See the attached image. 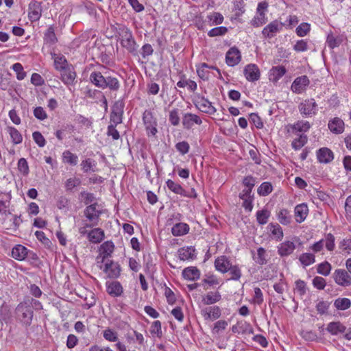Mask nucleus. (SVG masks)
<instances>
[{
  "label": "nucleus",
  "instance_id": "obj_1",
  "mask_svg": "<svg viewBox=\"0 0 351 351\" xmlns=\"http://www.w3.org/2000/svg\"><path fill=\"white\" fill-rule=\"evenodd\" d=\"M143 121L147 136L149 138H156L158 133V123L154 113L150 110H145L143 114Z\"/></svg>",
  "mask_w": 351,
  "mask_h": 351
},
{
  "label": "nucleus",
  "instance_id": "obj_2",
  "mask_svg": "<svg viewBox=\"0 0 351 351\" xmlns=\"http://www.w3.org/2000/svg\"><path fill=\"white\" fill-rule=\"evenodd\" d=\"M16 312L21 322L24 325L29 326L31 324L34 313L31 307L26 302H21L18 304L16 308Z\"/></svg>",
  "mask_w": 351,
  "mask_h": 351
},
{
  "label": "nucleus",
  "instance_id": "obj_3",
  "mask_svg": "<svg viewBox=\"0 0 351 351\" xmlns=\"http://www.w3.org/2000/svg\"><path fill=\"white\" fill-rule=\"evenodd\" d=\"M200 314L205 321L213 322L221 315V310L218 306H201Z\"/></svg>",
  "mask_w": 351,
  "mask_h": 351
},
{
  "label": "nucleus",
  "instance_id": "obj_4",
  "mask_svg": "<svg viewBox=\"0 0 351 351\" xmlns=\"http://www.w3.org/2000/svg\"><path fill=\"white\" fill-rule=\"evenodd\" d=\"M300 113L306 117H311L316 114L318 110L317 104L314 99H307L301 102L299 105Z\"/></svg>",
  "mask_w": 351,
  "mask_h": 351
},
{
  "label": "nucleus",
  "instance_id": "obj_5",
  "mask_svg": "<svg viewBox=\"0 0 351 351\" xmlns=\"http://www.w3.org/2000/svg\"><path fill=\"white\" fill-rule=\"evenodd\" d=\"M194 104L196 108L204 113L214 114L217 111L212 103L204 97L197 96L194 101Z\"/></svg>",
  "mask_w": 351,
  "mask_h": 351
},
{
  "label": "nucleus",
  "instance_id": "obj_6",
  "mask_svg": "<svg viewBox=\"0 0 351 351\" xmlns=\"http://www.w3.org/2000/svg\"><path fill=\"white\" fill-rule=\"evenodd\" d=\"M284 24L278 20H274L266 25L262 30V34L264 38H271L279 33Z\"/></svg>",
  "mask_w": 351,
  "mask_h": 351
},
{
  "label": "nucleus",
  "instance_id": "obj_7",
  "mask_svg": "<svg viewBox=\"0 0 351 351\" xmlns=\"http://www.w3.org/2000/svg\"><path fill=\"white\" fill-rule=\"evenodd\" d=\"M333 279L335 283L339 286L346 287L351 285V276L345 269H336L333 273Z\"/></svg>",
  "mask_w": 351,
  "mask_h": 351
},
{
  "label": "nucleus",
  "instance_id": "obj_8",
  "mask_svg": "<svg viewBox=\"0 0 351 351\" xmlns=\"http://www.w3.org/2000/svg\"><path fill=\"white\" fill-rule=\"evenodd\" d=\"M310 81L306 75L296 77L293 82L291 89L296 94H301L305 91L309 85Z\"/></svg>",
  "mask_w": 351,
  "mask_h": 351
},
{
  "label": "nucleus",
  "instance_id": "obj_9",
  "mask_svg": "<svg viewBox=\"0 0 351 351\" xmlns=\"http://www.w3.org/2000/svg\"><path fill=\"white\" fill-rule=\"evenodd\" d=\"M123 106L122 101H117L114 104L110 114V124L117 125L122 122Z\"/></svg>",
  "mask_w": 351,
  "mask_h": 351
},
{
  "label": "nucleus",
  "instance_id": "obj_10",
  "mask_svg": "<svg viewBox=\"0 0 351 351\" xmlns=\"http://www.w3.org/2000/svg\"><path fill=\"white\" fill-rule=\"evenodd\" d=\"M311 128V124L308 121H298L293 124H289L286 126L288 133L297 134L298 132L305 133Z\"/></svg>",
  "mask_w": 351,
  "mask_h": 351
},
{
  "label": "nucleus",
  "instance_id": "obj_11",
  "mask_svg": "<svg viewBox=\"0 0 351 351\" xmlns=\"http://www.w3.org/2000/svg\"><path fill=\"white\" fill-rule=\"evenodd\" d=\"M286 73L287 70L284 66H272L268 72V79L270 82L276 85Z\"/></svg>",
  "mask_w": 351,
  "mask_h": 351
},
{
  "label": "nucleus",
  "instance_id": "obj_12",
  "mask_svg": "<svg viewBox=\"0 0 351 351\" xmlns=\"http://www.w3.org/2000/svg\"><path fill=\"white\" fill-rule=\"evenodd\" d=\"M103 270L110 278H117L121 274V267L119 264L112 261H107L104 265Z\"/></svg>",
  "mask_w": 351,
  "mask_h": 351
},
{
  "label": "nucleus",
  "instance_id": "obj_13",
  "mask_svg": "<svg viewBox=\"0 0 351 351\" xmlns=\"http://www.w3.org/2000/svg\"><path fill=\"white\" fill-rule=\"evenodd\" d=\"M244 75L249 82L257 81L260 79L261 72L258 66L255 64L246 65L243 70Z\"/></svg>",
  "mask_w": 351,
  "mask_h": 351
},
{
  "label": "nucleus",
  "instance_id": "obj_14",
  "mask_svg": "<svg viewBox=\"0 0 351 351\" xmlns=\"http://www.w3.org/2000/svg\"><path fill=\"white\" fill-rule=\"evenodd\" d=\"M121 44L124 48L130 52L135 50L136 42L132 36V32L128 28L123 32Z\"/></svg>",
  "mask_w": 351,
  "mask_h": 351
},
{
  "label": "nucleus",
  "instance_id": "obj_15",
  "mask_svg": "<svg viewBox=\"0 0 351 351\" xmlns=\"http://www.w3.org/2000/svg\"><path fill=\"white\" fill-rule=\"evenodd\" d=\"M60 73V80L66 85L73 84L75 78L76 73L73 66H67L59 71Z\"/></svg>",
  "mask_w": 351,
  "mask_h": 351
},
{
  "label": "nucleus",
  "instance_id": "obj_16",
  "mask_svg": "<svg viewBox=\"0 0 351 351\" xmlns=\"http://www.w3.org/2000/svg\"><path fill=\"white\" fill-rule=\"evenodd\" d=\"M166 185L170 191H171L172 192H173L176 194L180 195L184 197H197V193L194 189H192V191H191L192 194L191 195H188L186 194V192L185 191V190L182 188V186L180 184L176 183L171 180H168L166 182Z\"/></svg>",
  "mask_w": 351,
  "mask_h": 351
},
{
  "label": "nucleus",
  "instance_id": "obj_17",
  "mask_svg": "<svg viewBox=\"0 0 351 351\" xmlns=\"http://www.w3.org/2000/svg\"><path fill=\"white\" fill-rule=\"evenodd\" d=\"M221 300V295L219 291H209L202 296L200 304L204 306H212Z\"/></svg>",
  "mask_w": 351,
  "mask_h": 351
},
{
  "label": "nucleus",
  "instance_id": "obj_18",
  "mask_svg": "<svg viewBox=\"0 0 351 351\" xmlns=\"http://www.w3.org/2000/svg\"><path fill=\"white\" fill-rule=\"evenodd\" d=\"M202 123L201 118L197 114L188 112L183 115L182 125L185 129L189 130L194 124L201 125Z\"/></svg>",
  "mask_w": 351,
  "mask_h": 351
},
{
  "label": "nucleus",
  "instance_id": "obj_19",
  "mask_svg": "<svg viewBox=\"0 0 351 351\" xmlns=\"http://www.w3.org/2000/svg\"><path fill=\"white\" fill-rule=\"evenodd\" d=\"M101 213L97 209L96 204H91L84 210V215L91 222L93 226L98 224V219Z\"/></svg>",
  "mask_w": 351,
  "mask_h": 351
},
{
  "label": "nucleus",
  "instance_id": "obj_20",
  "mask_svg": "<svg viewBox=\"0 0 351 351\" xmlns=\"http://www.w3.org/2000/svg\"><path fill=\"white\" fill-rule=\"evenodd\" d=\"M241 58V53L239 49L232 47L226 53V61L228 66H234L239 63Z\"/></svg>",
  "mask_w": 351,
  "mask_h": 351
},
{
  "label": "nucleus",
  "instance_id": "obj_21",
  "mask_svg": "<svg viewBox=\"0 0 351 351\" xmlns=\"http://www.w3.org/2000/svg\"><path fill=\"white\" fill-rule=\"evenodd\" d=\"M231 330L233 333L237 334H253L254 332L251 324L243 321L237 322L236 324L232 326Z\"/></svg>",
  "mask_w": 351,
  "mask_h": 351
},
{
  "label": "nucleus",
  "instance_id": "obj_22",
  "mask_svg": "<svg viewBox=\"0 0 351 351\" xmlns=\"http://www.w3.org/2000/svg\"><path fill=\"white\" fill-rule=\"evenodd\" d=\"M328 127L333 134H339L343 132L345 124L341 119L335 117L328 121Z\"/></svg>",
  "mask_w": 351,
  "mask_h": 351
},
{
  "label": "nucleus",
  "instance_id": "obj_23",
  "mask_svg": "<svg viewBox=\"0 0 351 351\" xmlns=\"http://www.w3.org/2000/svg\"><path fill=\"white\" fill-rule=\"evenodd\" d=\"M277 249L280 256H288L295 250V245L293 241H285L279 244Z\"/></svg>",
  "mask_w": 351,
  "mask_h": 351
},
{
  "label": "nucleus",
  "instance_id": "obj_24",
  "mask_svg": "<svg viewBox=\"0 0 351 351\" xmlns=\"http://www.w3.org/2000/svg\"><path fill=\"white\" fill-rule=\"evenodd\" d=\"M232 265L230 259L226 256L217 257L215 261V269L221 273H226Z\"/></svg>",
  "mask_w": 351,
  "mask_h": 351
},
{
  "label": "nucleus",
  "instance_id": "obj_25",
  "mask_svg": "<svg viewBox=\"0 0 351 351\" xmlns=\"http://www.w3.org/2000/svg\"><path fill=\"white\" fill-rule=\"evenodd\" d=\"M308 213V208L306 204L302 203L297 205L294 208L295 219L297 223L303 222Z\"/></svg>",
  "mask_w": 351,
  "mask_h": 351
},
{
  "label": "nucleus",
  "instance_id": "obj_26",
  "mask_svg": "<svg viewBox=\"0 0 351 351\" xmlns=\"http://www.w3.org/2000/svg\"><path fill=\"white\" fill-rule=\"evenodd\" d=\"M178 255L181 261L193 260L195 258V249L192 246L183 247L178 250Z\"/></svg>",
  "mask_w": 351,
  "mask_h": 351
},
{
  "label": "nucleus",
  "instance_id": "obj_27",
  "mask_svg": "<svg viewBox=\"0 0 351 351\" xmlns=\"http://www.w3.org/2000/svg\"><path fill=\"white\" fill-rule=\"evenodd\" d=\"M267 230L269 231L272 239L276 241H280L282 239L284 236L283 230L278 223H270L267 226Z\"/></svg>",
  "mask_w": 351,
  "mask_h": 351
},
{
  "label": "nucleus",
  "instance_id": "obj_28",
  "mask_svg": "<svg viewBox=\"0 0 351 351\" xmlns=\"http://www.w3.org/2000/svg\"><path fill=\"white\" fill-rule=\"evenodd\" d=\"M317 158L321 163H328L333 160L334 155L328 148L322 147L317 152Z\"/></svg>",
  "mask_w": 351,
  "mask_h": 351
},
{
  "label": "nucleus",
  "instance_id": "obj_29",
  "mask_svg": "<svg viewBox=\"0 0 351 351\" xmlns=\"http://www.w3.org/2000/svg\"><path fill=\"white\" fill-rule=\"evenodd\" d=\"M215 69L219 74H220V71L214 66H208L206 63H202L198 66H197V73L199 78L203 80H208L210 77V72L208 69Z\"/></svg>",
  "mask_w": 351,
  "mask_h": 351
},
{
  "label": "nucleus",
  "instance_id": "obj_30",
  "mask_svg": "<svg viewBox=\"0 0 351 351\" xmlns=\"http://www.w3.org/2000/svg\"><path fill=\"white\" fill-rule=\"evenodd\" d=\"M182 276L185 280L195 281L199 278L200 271L196 267H188L182 271Z\"/></svg>",
  "mask_w": 351,
  "mask_h": 351
},
{
  "label": "nucleus",
  "instance_id": "obj_31",
  "mask_svg": "<svg viewBox=\"0 0 351 351\" xmlns=\"http://www.w3.org/2000/svg\"><path fill=\"white\" fill-rule=\"evenodd\" d=\"M107 292L113 297L120 296L123 293V287L118 281H113L106 284Z\"/></svg>",
  "mask_w": 351,
  "mask_h": 351
},
{
  "label": "nucleus",
  "instance_id": "obj_32",
  "mask_svg": "<svg viewBox=\"0 0 351 351\" xmlns=\"http://www.w3.org/2000/svg\"><path fill=\"white\" fill-rule=\"evenodd\" d=\"M52 58L53 59L54 62V67L58 71L65 69L67 66H72V64L67 62L66 58L63 55L53 53Z\"/></svg>",
  "mask_w": 351,
  "mask_h": 351
},
{
  "label": "nucleus",
  "instance_id": "obj_33",
  "mask_svg": "<svg viewBox=\"0 0 351 351\" xmlns=\"http://www.w3.org/2000/svg\"><path fill=\"white\" fill-rule=\"evenodd\" d=\"M189 226L186 223H177L171 228V233L175 237L184 236L189 233Z\"/></svg>",
  "mask_w": 351,
  "mask_h": 351
},
{
  "label": "nucleus",
  "instance_id": "obj_34",
  "mask_svg": "<svg viewBox=\"0 0 351 351\" xmlns=\"http://www.w3.org/2000/svg\"><path fill=\"white\" fill-rule=\"evenodd\" d=\"M346 326L340 322H330L326 327L327 331L332 335H337L346 331Z\"/></svg>",
  "mask_w": 351,
  "mask_h": 351
},
{
  "label": "nucleus",
  "instance_id": "obj_35",
  "mask_svg": "<svg viewBox=\"0 0 351 351\" xmlns=\"http://www.w3.org/2000/svg\"><path fill=\"white\" fill-rule=\"evenodd\" d=\"M106 78L100 72L94 71L90 75V81L95 86L104 89L106 86Z\"/></svg>",
  "mask_w": 351,
  "mask_h": 351
},
{
  "label": "nucleus",
  "instance_id": "obj_36",
  "mask_svg": "<svg viewBox=\"0 0 351 351\" xmlns=\"http://www.w3.org/2000/svg\"><path fill=\"white\" fill-rule=\"evenodd\" d=\"M62 160L64 164L76 166L78 163V156L69 150H65L62 154Z\"/></svg>",
  "mask_w": 351,
  "mask_h": 351
},
{
  "label": "nucleus",
  "instance_id": "obj_37",
  "mask_svg": "<svg viewBox=\"0 0 351 351\" xmlns=\"http://www.w3.org/2000/svg\"><path fill=\"white\" fill-rule=\"evenodd\" d=\"M27 252L28 250L25 246L16 245L12 248V256L18 261H23L26 258Z\"/></svg>",
  "mask_w": 351,
  "mask_h": 351
},
{
  "label": "nucleus",
  "instance_id": "obj_38",
  "mask_svg": "<svg viewBox=\"0 0 351 351\" xmlns=\"http://www.w3.org/2000/svg\"><path fill=\"white\" fill-rule=\"evenodd\" d=\"M88 238L91 243H99L104 238V232L101 228H94L88 233Z\"/></svg>",
  "mask_w": 351,
  "mask_h": 351
},
{
  "label": "nucleus",
  "instance_id": "obj_39",
  "mask_svg": "<svg viewBox=\"0 0 351 351\" xmlns=\"http://www.w3.org/2000/svg\"><path fill=\"white\" fill-rule=\"evenodd\" d=\"M80 166L84 173L95 172L97 168V162L92 158H88L82 160Z\"/></svg>",
  "mask_w": 351,
  "mask_h": 351
},
{
  "label": "nucleus",
  "instance_id": "obj_40",
  "mask_svg": "<svg viewBox=\"0 0 351 351\" xmlns=\"http://www.w3.org/2000/svg\"><path fill=\"white\" fill-rule=\"evenodd\" d=\"M6 131L9 134L13 144L18 145L22 143V134L16 128L13 126H7Z\"/></svg>",
  "mask_w": 351,
  "mask_h": 351
},
{
  "label": "nucleus",
  "instance_id": "obj_41",
  "mask_svg": "<svg viewBox=\"0 0 351 351\" xmlns=\"http://www.w3.org/2000/svg\"><path fill=\"white\" fill-rule=\"evenodd\" d=\"M276 215L278 221L284 226L289 225L291 222L292 217L290 212L286 208L280 209Z\"/></svg>",
  "mask_w": 351,
  "mask_h": 351
},
{
  "label": "nucleus",
  "instance_id": "obj_42",
  "mask_svg": "<svg viewBox=\"0 0 351 351\" xmlns=\"http://www.w3.org/2000/svg\"><path fill=\"white\" fill-rule=\"evenodd\" d=\"M206 18L210 26L220 25L224 20L223 16L221 13L217 12L208 14Z\"/></svg>",
  "mask_w": 351,
  "mask_h": 351
},
{
  "label": "nucleus",
  "instance_id": "obj_43",
  "mask_svg": "<svg viewBox=\"0 0 351 351\" xmlns=\"http://www.w3.org/2000/svg\"><path fill=\"white\" fill-rule=\"evenodd\" d=\"M267 254L266 250L261 247L257 249L256 254H254L252 256L253 260L261 265H265L267 263Z\"/></svg>",
  "mask_w": 351,
  "mask_h": 351
},
{
  "label": "nucleus",
  "instance_id": "obj_44",
  "mask_svg": "<svg viewBox=\"0 0 351 351\" xmlns=\"http://www.w3.org/2000/svg\"><path fill=\"white\" fill-rule=\"evenodd\" d=\"M11 318V310L9 305L3 303L0 306V322L8 323Z\"/></svg>",
  "mask_w": 351,
  "mask_h": 351
},
{
  "label": "nucleus",
  "instance_id": "obj_45",
  "mask_svg": "<svg viewBox=\"0 0 351 351\" xmlns=\"http://www.w3.org/2000/svg\"><path fill=\"white\" fill-rule=\"evenodd\" d=\"M334 306L340 311H345L351 306V301L347 298H338L334 302Z\"/></svg>",
  "mask_w": 351,
  "mask_h": 351
},
{
  "label": "nucleus",
  "instance_id": "obj_46",
  "mask_svg": "<svg viewBox=\"0 0 351 351\" xmlns=\"http://www.w3.org/2000/svg\"><path fill=\"white\" fill-rule=\"evenodd\" d=\"M270 215V211L266 208L258 210L256 213L257 222L260 225L266 224L268 222Z\"/></svg>",
  "mask_w": 351,
  "mask_h": 351
},
{
  "label": "nucleus",
  "instance_id": "obj_47",
  "mask_svg": "<svg viewBox=\"0 0 351 351\" xmlns=\"http://www.w3.org/2000/svg\"><path fill=\"white\" fill-rule=\"evenodd\" d=\"M44 41L49 45H53L58 41L54 28L52 26L49 27L45 33Z\"/></svg>",
  "mask_w": 351,
  "mask_h": 351
},
{
  "label": "nucleus",
  "instance_id": "obj_48",
  "mask_svg": "<svg viewBox=\"0 0 351 351\" xmlns=\"http://www.w3.org/2000/svg\"><path fill=\"white\" fill-rule=\"evenodd\" d=\"M267 21V17L266 14L256 12L251 21V25L254 27H258L265 24Z\"/></svg>",
  "mask_w": 351,
  "mask_h": 351
},
{
  "label": "nucleus",
  "instance_id": "obj_49",
  "mask_svg": "<svg viewBox=\"0 0 351 351\" xmlns=\"http://www.w3.org/2000/svg\"><path fill=\"white\" fill-rule=\"evenodd\" d=\"M306 135L302 134L295 138L291 143V147L295 150L300 149L307 143Z\"/></svg>",
  "mask_w": 351,
  "mask_h": 351
},
{
  "label": "nucleus",
  "instance_id": "obj_50",
  "mask_svg": "<svg viewBox=\"0 0 351 351\" xmlns=\"http://www.w3.org/2000/svg\"><path fill=\"white\" fill-rule=\"evenodd\" d=\"M299 260L304 267L313 264L315 261V256L311 253H303L300 255Z\"/></svg>",
  "mask_w": 351,
  "mask_h": 351
},
{
  "label": "nucleus",
  "instance_id": "obj_51",
  "mask_svg": "<svg viewBox=\"0 0 351 351\" xmlns=\"http://www.w3.org/2000/svg\"><path fill=\"white\" fill-rule=\"evenodd\" d=\"M310 31L311 24L308 23H302L295 29V33L300 37L306 36Z\"/></svg>",
  "mask_w": 351,
  "mask_h": 351
},
{
  "label": "nucleus",
  "instance_id": "obj_52",
  "mask_svg": "<svg viewBox=\"0 0 351 351\" xmlns=\"http://www.w3.org/2000/svg\"><path fill=\"white\" fill-rule=\"evenodd\" d=\"M114 249V245L112 241L104 242L100 247L101 253L104 256H109L113 252Z\"/></svg>",
  "mask_w": 351,
  "mask_h": 351
},
{
  "label": "nucleus",
  "instance_id": "obj_53",
  "mask_svg": "<svg viewBox=\"0 0 351 351\" xmlns=\"http://www.w3.org/2000/svg\"><path fill=\"white\" fill-rule=\"evenodd\" d=\"M331 269V265L328 262L325 261L317 265V271L321 275L327 276L330 274Z\"/></svg>",
  "mask_w": 351,
  "mask_h": 351
},
{
  "label": "nucleus",
  "instance_id": "obj_54",
  "mask_svg": "<svg viewBox=\"0 0 351 351\" xmlns=\"http://www.w3.org/2000/svg\"><path fill=\"white\" fill-rule=\"evenodd\" d=\"M180 110L173 108L169 112V121L173 126H177L180 123Z\"/></svg>",
  "mask_w": 351,
  "mask_h": 351
},
{
  "label": "nucleus",
  "instance_id": "obj_55",
  "mask_svg": "<svg viewBox=\"0 0 351 351\" xmlns=\"http://www.w3.org/2000/svg\"><path fill=\"white\" fill-rule=\"evenodd\" d=\"M229 274L231 276L230 280H239L241 277V270L239 265H231L230 267V269H228Z\"/></svg>",
  "mask_w": 351,
  "mask_h": 351
},
{
  "label": "nucleus",
  "instance_id": "obj_56",
  "mask_svg": "<svg viewBox=\"0 0 351 351\" xmlns=\"http://www.w3.org/2000/svg\"><path fill=\"white\" fill-rule=\"evenodd\" d=\"M104 338L110 342H116L118 340V334L110 328H106L103 331Z\"/></svg>",
  "mask_w": 351,
  "mask_h": 351
},
{
  "label": "nucleus",
  "instance_id": "obj_57",
  "mask_svg": "<svg viewBox=\"0 0 351 351\" xmlns=\"http://www.w3.org/2000/svg\"><path fill=\"white\" fill-rule=\"evenodd\" d=\"M120 87L119 80L116 77H107L106 78V88H109L112 90H117Z\"/></svg>",
  "mask_w": 351,
  "mask_h": 351
},
{
  "label": "nucleus",
  "instance_id": "obj_58",
  "mask_svg": "<svg viewBox=\"0 0 351 351\" xmlns=\"http://www.w3.org/2000/svg\"><path fill=\"white\" fill-rule=\"evenodd\" d=\"M339 247L347 254H351V239L345 238L342 239L339 243Z\"/></svg>",
  "mask_w": 351,
  "mask_h": 351
},
{
  "label": "nucleus",
  "instance_id": "obj_59",
  "mask_svg": "<svg viewBox=\"0 0 351 351\" xmlns=\"http://www.w3.org/2000/svg\"><path fill=\"white\" fill-rule=\"evenodd\" d=\"M272 191V185L267 182H265L258 187L257 192L261 196H266Z\"/></svg>",
  "mask_w": 351,
  "mask_h": 351
},
{
  "label": "nucleus",
  "instance_id": "obj_60",
  "mask_svg": "<svg viewBox=\"0 0 351 351\" xmlns=\"http://www.w3.org/2000/svg\"><path fill=\"white\" fill-rule=\"evenodd\" d=\"M12 69L16 74V78L19 80H22L26 76V73L24 71L23 67L21 63H15L12 66Z\"/></svg>",
  "mask_w": 351,
  "mask_h": 351
},
{
  "label": "nucleus",
  "instance_id": "obj_61",
  "mask_svg": "<svg viewBox=\"0 0 351 351\" xmlns=\"http://www.w3.org/2000/svg\"><path fill=\"white\" fill-rule=\"evenodd\" d=\"M228 32V28L223 26L217 27L211 29L208 35L210 37L223 36Z\"/></svg>",
  "mask_w": 351,
  "mask_h": 351
},
{
  "label": "nucleus",
  "instance_id": "obj_62",
  "mask_svg": "<svg viewBox=\"0 0 351 351\" xmlns=\"http://www.w3.org/2000/svg\"><path fill=\"white\" fill-rule=\"evenodd\" d=\"M175 147L176 150L182 155L186 154L190 149L189 144L185 141L177 143Z\"/></svg>",
  "mask_w": 351,
  "mask_h": 351
},
{
  "label": "nucleus",
  "instance_id": "obj_63",
  "mask_svg": "<svg viewBox=\"0 0 351 351\" xmlns=\"http://www.w3.org/2000/svg\"><path fill=\"white\" fill-rule=\"evenodd\" d=\"M81 184L80 178L76 177L70 178L65 182V188L67 191H72L75 187L79 186Z\"/></svg>",
  "mask_w": 351,
  "mask_h": 351
},
{
  "label": "nucleus",
  "instance_id": "obj_64",
  "mask_svg": "<svg viewBox=\"0 0 351 351\" xmlns=\"http://www.w3.org/2000/svg\"><path fill=\"white\" fill-rule=\"evenodd\" d=\"M295 290L300 296H303L306 293V284L304 280H298L295 283Z\"/></svg>",
  "mask_w": 351,
  "mask_h": 351
}]
</instances>
